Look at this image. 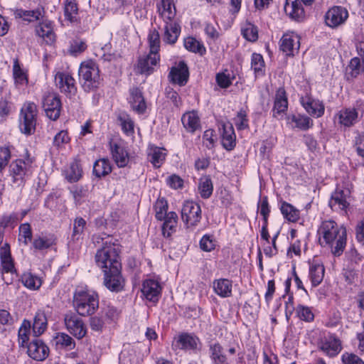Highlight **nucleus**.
Masks as SVG:
<instances>
[{
	"label": "nucleus",
	"mask_w": 364,
	"mask_h": 364,
	"mask_svg": "<svg viewBox=\"0 0 364 364\" xmlns=\"http://www.w3.org/2000/svg\"><path fill=\"white\" fill-rule=\"evenodd\" d=\"M92 241L95 246H100L95 256V263L98 267L103 269L122 265L119 256L121 250L118 240L102 233L94 235Z\"/></svg>",
	"instance_id": "obj_1"
},
{
	"label": "nucleus",
	"mask_w": 364,
	"mask_h": 364,
	"mask_svg": "<svg viewBox=\"0 0 364 364\" xmlns=\"http://www.w3.org/2000/svg\"><path fill=\"white\" fill-rule=\"evenodd\" d=\"M319 244L331 249L334 256H340L346 245V230L333 220L323 221L317 231Z\"/></svg>",
	"instance_id": "obj_2"
},
{
	"label": "nucleus",
	"mask_w": 364,
	"mask_h": 364,
	"mask_svg": "<svg viewBox=\"0 0 364 364\" xmlns=\"http://www.w3.org/2000/svg\"><path fill=\"white\" fill-rule=\"evenodd\" d=\"M156 9L165 23L163 41L166 43L173 45L181 33V26L176 21V9L173 0H161L156 4Z\"/></svg>",
	"instance_id": "obj_3"
},
{
	"label": "nucleus",
	"mask_w": 364,
	"mask_h": 364,
	"mask_svg": "<svg viewBox=\"0 0 364 364\" xmlns=\"http://www.w3.org/2000/svg\"><path fill=\"white\" fill-rule=\"evenodd\" d=\"M73 306L82 316L93 314L99 307V296L94 291L76 290L73 295Z\"/></svg>",
	"instance_id": "obj_4"
},
{
	"label": "nucleus",
	"mask_w": 364,
	"mask_h": 364,
	"mask_svg": "<svg viewBox=\"0 0 364 364\" xmlns=\"http://www.w3.org/2000/svg\"><path fill=\"white\" fill-rule=\"evenodd\" d=\"M79 77L82 82V87L85 92L97 90L101 84L100 70L92 60L81 63L79 69Z\"/></svg>",
	"instance_id": "obj_5"
},
{
	"label": "nucleus",
	"mask_w": 364,
	"mask_h": 364,
	"mask_svg": "<svg viewBox=\"0 0 364 364\" xmlns=\"http://www.w3.org/2000/svg\"><path fill=\"white\" fill-rule=\"evenodd\" d=\"M38 109L35 103L25 102L20 112L19 128L25 134L30 135L34 133L36 127Z\"/></svg>",
	"instance_id": "obj_6"
},
{
	"label": "nucleus",
	"mask_w": 364,
	"mask_h": 364,
	"mask_svg": "<svg viewBox=\"0 0 364 364\" xmlns=\"http://www.w3.org/2000/svg\"><path fill=\"white\" fill-rule=\"evenodd\" d=\"M104 273L103 284L112 292L124 290L125 279L122 274V265L102 269Z\"/></svg>",
	"instance_id": "obj_7"
},
{
	"label": "nucleus",
	"mask_w": 364,
	"mask_h": 364,
	"mask_svg": "<svg viewBox=\"0 0 364 364\" xmlns=\"http://www.w3.org/2000/svg\"><path fill=\"white\" fill-rule=\"evenodd\" d=\"M0 260L2 279L9 285L13 282V274L16 273L14 259L11 257L10 247L5 243L0 249Z\"/></svg>",
	"instance_id": "obj_8"
},
{
	"label": "nucleus",
	"mask_w": 364,
	"mask_h": 364,
	"mask_svg": "<svg viewBox=\"0 0 364 364\" xmlns=\"http://www.w3.org/2000/svg\"><path fill=\"white\" fill-rule=\"evenodd\" d=\"M33 160L27 156L24 159H16L10 164V176L13 182L21 185L24 182V178L31 171Z\"/></svg>",
	"instance_id": "obj_9"
},
{
	"label": "nucleus",
	"mask_w": 364,
	"mask_h": 364,
	"mask_svg": "<svg viewBox=\"0 0 364 364\" xmlns=\"http://www.w3.org/2000/svg\"><path fill=\"white\" fill-rule=\"evenodd\" d=\"M200 206L193 202L185 201L181 210V218L187 228L196 226L201 220Z\"/></svg>",
	"instance_id": "obj_10"
},
{
	"label": "nucleus",
	"mask_w": 364,
	"mask_h": 364,
	"mask_svg": "<svg viewBox=\"0 0 364 364\" xmlns=\"http://www.w3.org/2000/svg\"><path fill=\"white\" fill-rule=\"evenodd\" d=\"M64 323L68 332L77 339H82L86 336L87 327L82 319L75 313H67L64 316Z\"/></svg>",
	"instance_id": "obj_11"
},
{
	"label": "nucleus",
	"mask_w": 364,
	"mask_h": 364,
	"mask_svg": "<svg viewBox=\"0 0 364 364\" xmlns=\"http://www.w3.org/2000/svg\"><path fill=\"white\" fill-rule=\"evenodd\" d=\"M348 18V10L340 6L329 9L325 14V23L330 28H336L343 25Z\"/></svg>",
	"instance_id": "obj_12"
},
{
	"label": "nucleus",
	"mask_w": 364,
	"mask_h": 364,
	"mask_svg": "<svg viewBox=\"0 0 364 364\" xmlns=\"http://www.w3.org/2000/svg\"><path fill=\"white\" fill-rule=\"evenodd\" d=\"M43 108L46 115L51 120H56L60 115L62 108L61 101L58 96L49 93L43 99Z\"/></svg>",
	"instance_id": "obj_13"
},
{
	"label": "nucleus",
	"mask_w": 364,
	"mask_h": 364,
	"mask_svg": "<svg viewBox=\"0 0 364 364\" xmlns=\"http://www.w3.org/2000/svg\"><path fill=\"white\" fill-rule=\"evenodd\" d=\"M159 60V54L149 53L147 55L139 57L135 70L141 75H149L154 72V67L157 65Z\"/></svg>",
	"instance_id": "obj_14"
},
{
	"label": "nucleus",
	"mask_w": 364,
	"mask_h": 364,
	"mask_svg": "<svg viewBox=\"0 0 364 364\" xmlns=\"http://www.w3.org/2000/svg\"><path fill=\"white\" fill-rule=\"evenodd\" d=\"M334 122L345 128L353 127L358 122V112L354 107L343 108L335 114Z\"/></svg>",
	"instance_id": "obj_15"
},
{
	"label": "nucleus",
	"mask_w": 364,
	"mask_h": 364,
	"mask_svg": "<svg viewBox=\"0 0 364 364\" xmlns=\"http://www.w3.org/2000/svg\"><path fill=\"white\" fill-rule=\"evenodd\" d=\"M55 83L60 92L67 96L71 97L77 92L75 80L68 73L58 72L55 75Z\"/></svg>",
	"instance_id": "obj_16"
},
{
	"label": "nucleus",
	"mask_w": 364,
	"mask_h": 364,
	"mask_svg": "<svg viewBox=\"0 0 364 364\" xmlns=\"http://www.w3.org/2000/svg\"><path fill=\"white\" fill-rule=\"evenodd\" d=\"M299 47V37L293 32L284 33L280 39L279 48L286 55H294Z\"/></svg>",
	"instance_id": "obj_17"
},
{
	"label": "nucleus",
	"mask_w": 364,
	"mask_h": 364,
	"mask_svg": "<svg viewBox=\"0 0 364 364\" xmlns=\"http://www.w3.org/2000/svg\"><path fill=\"white\" fill-rule=\"evenodd\" d=\"M49 348L40 339L35 338L27 346V353L36 361L45 360L49 355Z\"/></svg>",
	"instance_id": "obj_18"
},
{
	"label": "nucleus",
	"mask_w": 364,
	"mask_h": 364,
	"mask_svg": "<svg viewBox=\"0 0 364 364\" xmlns=\"http://www.w3.org/2000/svg\"><path fill=\"white\" fill-rule=\"evenodd\" d=\"M350 191L348 189H341L337 188L331 194L329 200V206L333 210H342L346 212L349 206V202L347 200L349 197Z\"/></svg>",
	"instance_id": "obj_19"
},
{
	"label": "nucleus",
	"mask_w": 364,
	"mask_h": 364,
	"mask_svg": "<svg viewBox=\"0 0 364 364\" xmlns=\"http://www.w3.org/2000/svg\"><path fill=\"white\" fill-rule=\"evenodd\" d=\"M319 348L327 355L333 357L341 352V341L336 335L329 334L321 341Z\"/></svg>",
	"instance_id": "obj_20"
},
{
	"label": "nucleus",
	"mask_w": 364,
	"mask_h": 364,
	"mask_svg": "<svg viewBox=\"0 0 364 364\" xmlns=\"http://www.w3.org/2000/svg\"><path fill=\"white\" fill-rule=\"evenodd\" d=\"M188 77V68L184 61H180L176 66L171 68L168 74L169 80L179 86H184Z\"/></svg>",
	"instance_id": "obj_21"
},
{
	"label": "nucleus",
	"mask_w": 364,
	"mask_h": 364,
	"mask_svg": "<svg viewBox=\"0 0 364 364\" xmlns=\"http://www.w3.org/2000/svg\"><path fill=\"white\" fill-rule=\"evenodd\" d=\"M161 289V284L157 280L147 279L143 282L141 293L147 300L156 302L160 297Z\"/></svg>",
	"instance_id": "obj_22"
},
{
	"label": "nucleus",
	"mask_w": 364,
	"mask_h": 364,
	"mask_svg": "<svg viewBox=\"0 0 364 364\" xmlns=\"http://www.w3.org/2000/svg\"><path fill=\"white\" fill-rule=\"evenodd\" d=\"M300 102L310 115L316 117H321L323 115L325 107L321 101L306 95L300 98Z\"/></svg>",
	"instance_id": "obj_23"
},
{
	"label": "nucleus",
	"mask_w": 364,
	"mask_h": 364,
	"mask_svg": "<svg viewBox=\"0 0 364 364\" xmlns=\"http://www.w3.org/2000/svg\"><path fill=\"white\" fill-rule=\"evenodd\" d=\"M284 11L291 20L297 22L303 21L306 17L304 9L299 0H287Z\"/></svg>",
	"instance_id": "obj_24"
},
{
	"label": "nucleus",
	"mask_w": 364,
	"mask_h": 364,
	"mask_svg": "<svg viewBox=\"0 0 364 364\" xmlns=\"http://www.w3.org/2000/svg\"><path fill=\"white\" fill-rule=\"evenodd\" d=\"M287 109L288 98L287 92L284 87H279L275 94L272 115L274 117H278L280 114L285 113Z\"/></svg>",
	"instance_id": "obj_25"
},
{
	"label": "nucleus",
	"mask_w": 364,
	"mask_h": 364,
	"mask_svg": "<svg viewBox=\"0 0 364 364\" xmlns=\"http://www.w3.org/2000/svg\"><path fill=\"white\" fill-rule=\"evenodd\" d=\"M212 287L214 293L221 298H228L232 295V281L229 279H215Z\"/></svg>",
	"instance_id": "obj_26"
},
{
	"label": "nucleus",
	"mask_w": 364,
	"mask_h": 364,
	"mask_svg": "<svg viewBox=\"0 0 364 364\" xmlns=\"http://www.w3.org/2000/svg\"><path fill=\"white\" fill-rule=\"evenodd\" d=\"M110 150L116 164L120 168L125 167L129 161L128 152L125 148L119 144L111 142Z\"/></svg>",
	"instance_id": "obj_27"
},
{
	"label": "nucleus",
	"mask_w": 364,
	"mask_h": 364,
	"mask_svg": "<svg viewBox=\"0 0 364 364\" xmlns=\"http://www.w3.org/2000/svg\"><path fill=\"white\" fill-rule=\"evenodd\" d=\"M199 339L189 333H184L178 336V338L173 343L175 349L195 350L197 348Z\"/></svg>",
	"instance_id": "obj_28"
},
{
	"label": "nucleus",
	"mask_w": 364,
	"mask_h": 364,
	"mask_svg": "<svg viewBox=\"0 0 364 364\" xmlns=\"http://www.w3.org/2000/svg\"><path fill=\"white\" fill-rule=\"evenodd\" d=\"M36 34L42 38L47 44H52L55 41V35L53 32V23L51 21H43L36 27Z\"/></svg>",
	"instance_id": "obj_29"
},
{
	"label": "nucleus",
	"mask_w": 364,
	"mask_h": 364,
	"mask_svg": "<svg viewBox=\"0 0 364 364\" xmlns=\"http://www.w3.org/2000/svg\"><path fill=\"white\" fill-rule=\"evenodd\" d=\"M324 274L325 268L321 262L313 260L310 263L309 277L313 287H317L322 282Z\"/></svg>",
	"instance_id": "obj_30"
},
{
	"label": "nucleus",
	"mask_w": 364,
	"mask_h": 364,
	"mask_svg": "<svg viewBox=\"0 0 364 364\" xmlns=\"http://www.w3.org/2000/svg\"><path fill=\"white\" fill-rule=\"evenodd\" d=\"M222 145L228 151L232 150L236 145V135L231 123L222 125Z\"/></svg>",
	"instance_id": "obj_31"
},
{
	"label": "nucleus",
	"mask_w": 364,
	"mask_h": 364,
	"mask_svg": "<svg viewBox=\"0 0 364 364\" xmlns=\"http://www.w3.org/2000/svg\"><path fill=\"white\" fill-rule=\"evenodd\" d=\"M287 124L292 129H299L302 131L308 130L314 125L313 120L308 116L302 114H291L287 117Z\"/></svg>",
	"instance_id": "obj_32"
},
{
	"label": "nucleus",
	"mask_w": 364,
	"mask_h": 364,
	"mask_svg": "<svg viewBox=\"0 0 364 364\" xmlns=\"http://www.w3.org/2000/svg\"><path fill=\"white\" fill-rule=\"evenodd\" d=\"M148 160L154 168H160L166 156V149L154 145H150L147 149Z\"/></svg>",
	"instance_id": "obj_33"
},
{
	"label": "nucleus",
	"mask_w": 364,
	"mask_h": 364,
	"mask_svg": "<svg viewBox=\"0 0 364 364\" xmlns=\"http://www.w3.org/2000/svg\"><path fill=\"white\" fill-rule=\"evenodd\" d=\"M129 103L132 109L138 114H143L146 111V102L141 90L138 87L130 90Z\"/></svg>",
	"instance_id": "obj_34"
},
{
	"label": "nucleus",
	"mask_w": 364,
	"mask_h": 364,
	"mask_svg": "<svg viewBox=\"0 0 364 364\" xmlns=\"http://www.w3.org/2000/svg\"><path fill=\"white\" fill-rule=\"evenodd\" d=\"M178 215L173 211L168 212L162 221V234L165 237H170L176 231Z\"/></svg>",
	"instance_id": "obj_35"
},
{
	"label": "nucleus",
	"mask_w": 364,
	"mask_h": 364,
	"mask_svg": "<svg viewBox=\"0 0 364 364\" xmlns=\"http://www.w3.org/2000/svg\"><path fill=\"white\" fill-rule=\"evenodd\" d=\"M15 18H21L29 23L36 21L43 16V10L38 8L35 10L16 9L12 11Z\"/></svg>",
	"instance_id": "obj_36"
},
{
	"label": "nucleus",
	"mask_w": 364,
	"mask_h": 364,
	"mask_svg": "<svg viewBox=\"0 0 364 364\" xmlns=\"http://www.w3.org/2000/svg\"><path fill=\"white\" fill-rule=\"evenodd\" d=\"M209 354L213 364H229L223 348L218 342L210 344Z\"/></svg>",
	"instance_id": "obj_37"
},
{
	"label": "nucleus",
	"mask_w": 364,
	"mask_h": 364,
	"mask_svg": "<svg viewBox=\"0 0 364 364\" xmlns=\"http://www.w3.org/2000/svg\"><path fill=\"white\" fill-rule=\"evenodd\" d=\"M181 122L184 128L189 132L193 133L200 127V118L196 112H188L183 114Z\"/></svg>",
	"instance_id": "obj_38"
},
{
	"label": "nucleus",
	"mask_w": 364,
	"mask_h": 364,
	"mask_svg": "<svg viewBox=\"0 0 364 364\" xmlns=\"http://www.w3.org/2000/svg\"><path fill=\"white\" fill-rule=\"evenodd\" d=\"M198 191L203 199L209 198L213 191V181L209 176L205 175L200 178L198 185Z\"/></svg>",
	"instance_id": "obj_39"
},
{
	"label": "nucleus",
	"mask_w": 364,
	"mask_h": 364,
	"mask_svg": "<svg viewBox=\"0 0 364 364\" xmlns=\"http://www.w3.org/2000/svg\"><path fill=\"white\" fill-rule=\"evenodd\" d=\"M47 318L44 311H38L33 318L32 326L33 333L35 336H41L47 328Z\"/></svg>",
	"instance_id": "obj_40"
},
{
	"label": "nucleus",
	"mask_w": 364,
	"mask_h": 364,
	"mask_svg": "<svg viewBox=\"0 0 364 364\" xmlns=\"http://www.w3.org/2000/svg\"><path fill=\"white\" fill-rule=\"evenodd\" d=\"M64 16L70 23L78 21V6L75 0H65L64 4Z\"/></svg>",
	"instance_id": "obj_41"
},
{
	"label": "nucleus",
	"mask_w": 364,
	"mask_h": 364,
	"mask_svg": "<svg viewBox=\"0 0 364 364\" xmlns=\"http://www.w3.org/2000/svg\"><path fill=\"white\" fill-rule=\"evenodd\" d=\"M13 63V76L16 85H26L28 82L26 72L21 68L19 61L17 58H15Z\"/></svg>",
	"instance_id": "obj_42"
},
{
	"label": "nucleus",
	"mask_w": 364,
	"mask_h": 364,
	"mask_svg": "<svg viewBox=\"0 0 364 364\" xmlns=\"http://www.w3.org/2000/svg\"><path fill=\"white\" fill-rule=\"evenodd\" d=\"M280 210L284 218L288 221L294 223L299 219V210L287 202L281 203Z\"/></svg>",
	"instance_id": "obj_43"
},
{
	"label": "nucleus",
	"mask_w": 364,
	"mask_h": 364,
	"mask_svg": "<svg viewBox=\"0 0 364 364\" xmlns=\"http://www.w3.org/2000/svg\"><path fill=\"white\" fill-rule=\"evenodd\" d=\"M112 171L110 161L107 159L96 161L93 166V173L97 178H102L108 175Z\"/></svg>",
	"instance_id": "obj_44"
},
{
	"label": "nucleus",
	"mask_w": 364,
	"mask_h": 364,
	"mask_svg": "<svg viewBox=\"0 0 364 364\" xmlns=\"http://www.w3.org/2000/svg\"><path fill=\"white\" fill-rule=\"evenodd\" d=\"M57 347L66 350H73L75 347V342L72 337L65 333H58L54 337Z\"/></svg>",
	"instance_id": "obj_45"
},
{
	"label": "nucleus",
	"mask_w": 364,
	"mask_h": 364,
	"mask_svg": "<svg viewBox=\"0 0 364 364\" xmlns=\"http://www.w3.org/2000/svg\"><path fill=\"white\" fill-rule=\"evenodd\" d=\"M21 280L24 287L31 290H37L42 284L41 278L33 275L31 272L23 273L21 275Z\"/></svg>",
	"instance_id": "obj_46"
},
{
	"label": "nucleus",
	"mask_w": 364,
	"mask_h": 364,
	"mask_svg": "<svg viewBox=\"0 0 364 364\" xmlns=\"http://www.w3.org/2000/svg\"><path fill=\"white\" fill-rule=\"evenodd\" d=\"M55 244L53 235L36 236L33 241V247L36 250H43L50 248Z\"/></svg>",
	"instance_id": "obj_47"
},
{
	"label": "nucleus",
	"mask_w": 364,
	"mask_h": 364,
	"mask_svg": "<svg viewBox=\"0 0 364 364\" xmlns=\"http://www.w3.org/2000/svg\"><path fill=\"white\" fill-rule=\"evenodd\" d=\"M362 65L358 58H353L350 60L346 69V77L348 80L358 77L362 70Z\"/></svg>",
	"instance_id": "obj_48"
},
{
	"label": "nucleus",
	"mask_w": 364,
	"mask_h": 364,
	"mask_svg": "<svg viewBox=\"0 0 364 364\" xmlns=\"http://www.w3.org/2000/svg\"><path fill=\"white\" fill-rule=\"evenodd\" d=\"M122 129L127 136L134 133V123L130 116L125 112L120 113L118 116Z\"/></svg>",
	"instance_id": "obj_49"
},
{
	"label": "nucleus",
	"mask_w": 364,
	"mask_h": 364,
	"mask_svg": "<svg viewBox=\"0 0 364 364\" xmlns=\"http://www.w3.org/2000/svg\"><path fill=\"white\" fill-rule=\"evenodd\" d=\"M148 43L149 53L151 54H159L160 50V35L156 29L150 30L148 35Z\"/></svg>",
	"instance_id": "obj_50"
},
{
	"label": "nucleus",
	"mask_w": 364,
	"mask_h": 364,
	"mask_svg": "<svg viewBox=\"0 0 364 364\" xmlns=\"http://www.w3.org/2000/svg\"><path fill=\"white\" fill-rule=\"evenodd\" d=\"M251 68L254 70L256 76L264 75V61L261 54H252L251 59Z\"/></svg>",
	"instance_id": "obj_51"
},
{
	"label": "nucleus",
	"mask_w": 364,
	"mask_h": 364,
	"mask_svg": "<svg viewBox=\"0 0 364 364\" xmlns=\"http://www.w3.org/2000/svg\"><path fill=\"white\" fill-rule=\"evenodd\" d=\"M82 168L77 162H73L65 171V178L70 183L77 182L82 177Z\"/></svg>",
	"instance_id": "obj_52"
},
{
	"label": "nucleus",
	"mask_w": 364,
	"mask_h": 364,
	"mask_svg": "<svg viewBox=\"0 0 364 364\" xmlns=\"http://www.w3.org/2000/svg\"><path fill=\"white\" fill-rule=\"evenodd\" d=\"M155 218L156 220L162 221L166 215L168 214V205L164 198H159L154 204Z\"/></svg>",
	"instance_id": "obj_53"
},
{
	"label": "nucleus",
	"mask_w": 364,
	"mask_h": 364,
	"mask_svg": "<svg viewBox=\"0 0 364 364\" xmlns=\"http://www.w3.org/2000/svg\"><path fill=\"white\" fill-rule=\"evenodd\" d=\"M31 324L28 320L24 319L18 329V343L21 346H24L28 340L31 333Z\"/></svg>",
	"instance_id": "obj_54"
},
{
	"label": "nucleus",
	"mask_w": 364,
	"mask_h": 364,
	"mask_svg": "<svg viewBox=\"0 0 364 364\" xmlns=\"http://www.w3.org/2000/svg\"><path fill=\"white\" fill-rule=\"evenodd\" d=\"M242 34L249 41H256L258 38V30L256 26L247 21L241 28Z\"/></svg>",
	"instance_id": "obj_55"
},
{
	"label": "nucleus",
	"mask_w": 364,
	"mask_h": 364,
	"mask_svg": "<svg viewBox=\"0 0 364 364\" xmlns=\"http://www.w3.org/2000/svg\"><path fill=\"white\" fill-rule=\"evenodd\" d=\"M18 215L16 213L4 214L0 218V230L7 228H14L18 220Z\"/></svg>",
	"instance_id": "obj_56"
},
{
	"label": "nucleus",
	"mask_w": 364,
	"mask_h": 364,
	"mask_svg": "<svg viewBox=\"0 0 364 364\" xmlns=\"http://www.w3.org/2000/svg\"><path fill=\"white\" fill-rule=\"evenodd\" d=\"M184 46L188 50L193 53L203 54L205 51V47L193 37H188L184 39Z\"/></svg>",
	"instance_id": "obj_57"
},
{
	"label": "nucleus",
	"mask_w": 364,
	"mask_h": 364,
	"mask_svg": "<svg viewBox=\"0 0 364 364\" xmlns=\"http://www.w3.org/2000/svg\"><path fill=\"white\" fill-rule=\"evenodd\" d=\"M296 316L302 321L310 322L314 318L311 309L304 305H298L296 308Z\"/></svg>",
	"instance_id": "obj_58"
},
{
	"label": "nucleus",
	"mask_w": 364,
	"mask_h": 364,
	"mask_svg": "<svg viewBox=\"0 0 364 364\" xmlns=\"http://www.w3.org/2000/svg\"><path fill=\"white\" fill-rule=\"evenodd\" d=\"M235 127L238 130H244L249 127L248 119L246 111L240 109L234 118Z\"/></svg>",
	"instance_id": "obj_59"
},
{
	"label": "nucleus",
	"mask_w": 364,
	"mask_h": 364,
	"mask_svg": "<svg viewBox=\"0 0 364 364\" xmlns=\"http://www.w3.org/2000/svg\"><path fill=\"white\" fill-rule=\"evenodd\" d=\"M200 247L205 252H211L215 248L216 241L212 235H205L200 240Z\"/></svg>",
	"instance_id": "obj_60"
},
{
	"label": "nucleus",
	"mask_w": 364,
	"mask_h": 364,
	"mask_svg": "<svg viewBox=\"0 0 364 364\" xmlns=\"http://www.w3.org/2000/svg\"><path fill=\"white\" fill-rule=\"evenodd\" d=\"M86 221L82 218H77L73 224L72 238L78 240L84 232Z\"/></svg>",
	"instance_id": "obj_61"
},
{
	"label": "nucleus",
	"mask_w": 364,
	"mask_h": 364,
	"mask_svg": "<svg viewBox=\"0 0 364 364\" xmlns=\"http://www.w3.org/2000/svg\"><path fill=\"white\" fill-rule=\"evenodd\" d=\"M86 48L87 45L85 41L82 40H75L70 43L68 51L72 55L77 56L84 52Z\"/></svg>",
	"instance_id": "obj_62"
},
{
	"label": "nucleus",
	"mask_w": 364,
	"mask_h": 364,
	"mask_svg": "<svg viewBox=\"0 0 364 364\" xmlns=\"http://www.w3.org/2000/svg\"><path fill=\"white\" fill-rule=\"evenodd\" d=\"M19 237L23 238V243L28 245L32 239V231L28 223H23L19 227Z\"/></svg>",
	"instance_id": "obj_63"
},
{
	"label": "nucleus",
	"mask_w": 364,
	"mask_h": 364,
	"mask_svg": "<svg viewBox=\"0 0 364 364\" xmlns=\"http://www.w3.org/2000/svg\"><path fill=\"white\" fill-rule=\"evenodd\" d=\"M341 361L343 364H364V362L358 355L347 352L342 355Z\"/></svg>",
	"instance_id": "obj_64"
}]
</instances>
